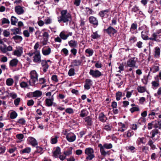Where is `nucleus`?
I'll return each mask as SVG.
<instances>
[{
  "instance_id": "46",
  "label": "nucleus",
  "mask_w": 161,
  "mask_h": 161,
  "mask_svg": "<svg viewBox=\"0 0 161 161\" xmlns=\"http://www.w3.org/2000/svg\"><path fill=\"white\" fill-rule=\"evenodd\" d=\"M18 19L15 17L12 16L11 18V24L13 25H15Z\"/></svg>"
},
{
  "instance_id": "35",
  "label": "nucleus",
  "mask_w": 161,
  "mask_h": 161,
  "mask_svg": "<svg viewBox=\"0 0 161 161\" xmlns=\"http://www.w3.org/2000/svg\"><path fill=\"white\" fill-rule=\"evenodd\" d=\"M125 133L127 137L129 138L133 135L134 132L131 130H129L128 131L125 132Z\"/></svg>"
},
{
  "instance_id": "23",
  "label": "nucleus",
  "mask_w": 161,
  "mask_h": 161,
  "mask_svg": "<svg viewBox=\"0 0 161 161\" xmlns=\"http://www.w3.org/2000/svg\"><path fill=\"white\" fill-rule=\"evenodd\" d=\"M148 31H142L141 32V37L142 38L145 40H151L150 38L151 37L149 38L148 36L147 35V33H148Z\"/></svg>"
},
{
  "instance_id": "58",
  "label": "nucleus",
  "mask_w": 161,
  "mask_h": 161,
  "mask_svg": "<svg viewBox=\"0 0 161 161\" xmlns=\"http://www.w3.org/2000/svg\"><path fill=\"white\" fill-rule=\"evenodd\" d=\"M62 52L64 53V54L65 56H67L68 55L69 51L66 48L62 49L61 51V52Z\"/></svg>"
},
{
  "instance_id": "10",
  "label": "nucleus",
  "mask_w": 161,
  "mask_h": 161,
  "mask_svg": "<svg viewBox=\"0 0 161 161\" xmlns=\"http://www.w3.org/2000/svg\"><path fill=\"white\" fill-rule=\"evenodd\" d=\"M89 73L93 78H97L101 76V72L97 70H94L91 69Z\"/></svg>"
},
{
  "instance_id": "11",
  "label": "nucleus",
  "mask_w": 161,
  "mask_h": 161,
  "mask_svg": "<svg viewBox=\"0 0 161 161\" xmlns=\"http://www.w3.org/2000/svg\"><path fill=\"white\" fill-rule=\"evenodd\" d=\"M76 136L73 133H68L66 136L67 140L70 142H73L76 139Z\"/></svg>"
},
{
  "instance_id": "49",
  "label": "nucleus",
  "mask_w": 161,
  "mask_h": 161,
  "mask_svg": "<svg viewBox=\"0 0 161 161\" xmlns=\"http://www.w3.org/2000/svg\"><path fill=\"white\" fill-rule=\"evenodd\" d=\"M137 23L135 22V23H132L131 26L130 28V31H134L137 29Z\"/></svg>"
},
{
  "instance_id": "62",
  "label": "nucleus",
  "mask_w": 161,
  "mask_h": 161,
  "mask_svg": "<svg viewBox=\"0 0 161 161\" xmlns=\"http://www.w3.org/2000/svg\"><path fill=\"white\" fill-rule=\"evenodd\" d=\"M137 41V38L135 36L131 37L129 39V41L131 43H133L136 42Z\"/></svg>"
},
{
  "instance_id": "40",
  "label": "nucleus",
  "mask_w": 161,
  "mask_h": 161,
  "mask_svg": "<svg viewBox=\"0 0 161 161\" xmlns=\"http://www.w3.org/2000/svg\"><path fill=\"white\" fill-rule=\"evenodd\" d=\"M155 110H152L149 114L148 115L149 118H150V119H154V117H152L153 116H155V115H157L158 114L157 113H156L155 112Z\"/></svg>"
},
{
  "instance_id": "22",
  "label": "nucleus",
  "mask_w": 161,
  "mask_h": 161,
  "mask_svg": "<svg viewBox=\"0 0 161 161\" xmlns=\"http://www.w3.org/2000/svg\"><path fill=\"white\" fill-rule=\"evenodd\" d=\"M89 22L94 25H97L98 24L97 20L93 16L90 17L89 18Z\"/></svg>"
},
{
  "instance_id": "44",
  "label": "nucleus",
  "mask_w": 161,
  "mask_h": 161,
  "mask_svg": "<svg viewBox=\"0 0 161 161\" xmlns=\"http://www.w3.org/2000/svg\"><path fill=\"white\" fill-rule=\"evenodd\" d=\"M18 116L17 113L15 111H13L11 113L10 115V118L12 119L16 118Z\"/></svg>"
},
{
  "instance_id": "21",
  "label": "nucleus",
  "mask_w": 161,
  "mask_h": 161,
  "mask_svg": "<svg viewBox=\"0 0 161 161\" xmlns=\"http://www.w3.org/2000/svg\"><path fill=\"white\" fill-rule=\"evenodd\" d=\"M18 62L19 61L17 59L14 58L10 61L9 63V66L12 67H16Z\"/></svg>"
},
{
  "instance_id": "54",
  "label": "nucleus",
  "mask_w": 161,
  "mask_h": 161,
  "mask_svg": "<svg viewBox=\"0 0 161 161\" xmlns=\"http://www.w3.org/2000/svg\"><path fill=\"white\" fill-rule=\"evenodd\" d=\"M3 45L4 46L3 47L0 45V50L2 51V52L3 53H6V50L7 49V47L4 43V45Z\"/></svg>"
},
{
  "instance_id": "41",
  "label": "nucleus",
  "mask_w": 161,
  "mask_h": 161,
  "mask_svg": "<svg viewBox=\"0 0 161 161\" xmlns=\"http://www.w3.org/2000/svg\"><path fill=\"white\" fill-rule=\"evenodd\" d=\"M12 38L16 42H17L16 41H19L20 42H21L23 40V38L21 36L16 35L14 36Z\"/></svg>"
},
{
  "instance_id": "27",
  "label": "nucleus",
  "mask_w": 161,
  "mask_h": 161,
  "mask_svg": "<svg viewBox=\"0 0 161 161\" xmlns=\"http://www.w3.org/2000/svg\"><path fill=\"white\" fill-rule=\"evenodd\" d=\"M159 132V131L157 129H154L150 133V134H151L150 138L154 140L153 138Z\"/></svg>"
},
{
  "instance_id": "42",
  "label": "nucleus",
  "mask_w": 161,
  "mask_h": 161,
  "mask_svg": "<svg viewBox=\"0 0 161 161\" xmlns=\"http://www.w3.org/2000/svg\"><path fill=\"white\" fill-rule=\"evenodd\" d=\"M6 83L8 86H11L14 83V80L11 78L7 79L6 80Z\"/></svg>"
},
{
  "instance_id": "55",
  "label": "nucleus",
  "mask_w": 161,
  "mask_h": 161,
  "mask_svg": "<svg viewBox=\"0 0 161 161\" xmlns=\"http://www.w3.org/2000/svg\"><path fill=\"white\" fill-rule=\"evenodd\" d=\"M85 52L89 54L88 56H90L92 55L93 53V51L92 49L88 48L86 50Z\"/></svg>"
},
{
  "instance_id": "28",
  "label": "nucleus",
  "mask_w": 161,
  "mask_h": 161,
  "mask_svg": "<svg viewBox=\"0 0 161 161\" xmlns=\"http://www.w3.org/2000/svg\"><path fill=\"white\" fill-rule=\"evenodd\" d=\"M85 122L87 125L90 126L92 125V119L89 116H87L84 119Z\"/></svg>"
},
{
  "instance_id": "45",
  "label": "nucleus",
  "mask_w": 161,
  "mask_h": 161,
  "mask_svg": "<svg viewBox=\"0 0 161 161\" xmlns=\"http://www.w3.org/2000/svg\"><path fill=\"white\" fill-rule=\"evenodd\" d=\"M36 150L35 151L34 153L36 154V153H40L41 154H42L43 152V148L42 147L39 146H37L36 147Z\"/></svg>"
},
{
  "instance_id": "16",
  "label": "nucleus",
  "mask_w": 161,
  "mask_h": 161,
  "mask_svg": "<svg viewBox=\"0 0 161 161\" xmlns=\"http://www.w3.org/2000/svg\"><path fill=\"white\" fill-rule=\"evenodd\" d=\"M41 65L43 67L42 70L44 72H46L47 69L48 68L49 65L46 62V60H43L42 61Z\"/></svg>"
},
{
  "instance_id": "48",
  "label": "nucleus",
  "mask_w": 161,
  "mask_h": 161,
  "mask_svg": "<svg viewBox=\"0 0 161 161\" xmlns=\"http://www.w3.org/2000/svg\"><path fill=\"white\" fill-rule=\"evenodd\" d=\"M59 36L61 39L64 40H66L68 37V36L65 34L63 31L60 33Z\"/></svg>"
},
{
  "instance_id": "12",
  "label": "nucleus",
  "mask_w": 161,
  "mask_h": 161,
  "mask_svg": "<svg viewBox=\"0 0 161 161\" xmlns=\"http://www.w3.org/2000/svg\"><path fill=\"white\" fill-rule=\"evenodd\" d=\"M54 151H53V156L55 158L58 157L59 155L61 154V149L59 147H57L54 148Z\"/></svg>"
},
{
  "instance_id": "5",
  "label": "nucleus",
  "mask_w": 161,
  "mask_h": 161,
  "mask_svg": "<svg viewBox=\"0 0 161 161\" xmlns=\"http://www.w3.org/2000/svg\"><path fill=\"white\" fill-rule=\"evenodd\" d=\"M31 80L29 81L30 85L35 84L36 81L38 80V75L35 70H32L30 73Z\"/></svg>"
},
{
  "instance_id": "18",
  "label": "nucleus",
  "mask_w": 161,
  "mask_h": 161,
  "mask_svg": "<svg viewBox=\"0 0 161 161\" xmlns=\"http://www.w3.org/2000/svg\"><path fill=\"white\" fill-rule=\"evenodd\" d=\"M15 11L19 15L23 14L24 12V10L20 6H17L15 7Z\"/></svg>"
},
{
  "instance_id": "60",
  "label": "nucleus",
  "mask_w": 161,
  "mask_h": 161,
  "mask_svg": "<svg viewBox=\"0 0 161 161\" xmlns=\"http://www.w3.org/2000/svg\"><path fill=\"white\" fill-rule=\"evenodd\" d=\"M65 112L69 114H72L74 113L73 109L71 108H68L66 109Z\"/></svg>"
},
{
  "instance_id": "32",
  "label": "nucleus",
  "mask_w": 161,
  "mask_h": 161,
  "mask_svg": "<svg viewBox=\"0 0 161 161\" xmlns=\"http://www.w3.org/2000/svg\"><path fill=\"white\" fill-rule=\"evenodd\" d=\"M72 147H70L66 151L64 152V154L65 155V156H69L72 154Z\"/></svg>"
},
{
  "instance_id": "8",
  "label": "nucleus",
  "mask_w": 161,
  "mask_h": 161,
  "mask_svg": "<svg viewBox=\"0 0 161 161\" xmlns=\"http://www.w3.org/2000/svg\"><path fill=\"white\" fill-rule=\"evenodd\" d=\"M135 58H132L127 61L126 66L132 68L136 66V61L135 60Z\"/></svg>"
},
{
  "instance_id": "36",
  "label": "nucleus",
  "mask_w": 161,
  "mask_h": 161,
  "mask_svg": "<svg viewBox=\"0 0 161 161\" xmlns=\"http://www.w3.org/2000/svg\"><path fill=\"white\" fill-rule=\"evenodd\" d=\"M130 111L131 113L135 112H138L140 111V109L138 105H136L134 107H132L130 109Z\"/></svg>"
},
{
  "instance_id": "25",
  "label": "nucleus",
  "mask_w": 161,
  "mask_h": 161,
  "mask_svg": "<svg viewBox=\"0 0 161 161\" xmlns=\"http://www.w3.org/2000/svg\"><path fill=\"white\" fill-rule=\"evenodd\" d=\"M47 49H42V54L45 56L49 55L51 52V48L49 46H47Z\"/></svg>"
},
{
  "instance_id": "39",
  "label": "nucleus",
  "mask_w": 161,
  "mask_h": 161,
  "mask_svg": "<svg viewBox=\"0 0 161 161\" xmlns=\"http://www.w3.org/2000/svg\"><path fill=\"white\" fill-rule=\"evenodd\" d=\"M116 98L117 101H119L120 100V97H122V92H121L118 91L115 94Z\"/></svg>"
},
{
  "instance_id": "17",
  "label": "nucleus",
  "mask_w": 161,
  "mask_h": 161,
  "mask_svg": "<svg viewBox=\"0 0 161 161\" xmlns=\"http://www.w3.org/2000/svg\"><path fill=\"white\" fill-rule=\"evenodd\" d=\"M23 49L22 47H20L19 49L15 50L14 51L13 54L18 57L21 56L23 52Z\"/></svg>"
},
{
  "instance_id": "24",
  "label": "nucleus",
  "mask_w": 161,
  "mask_h": 161,
  "mask_svg": "<svg viewBox=\"0 0 161 161\" xmlns=\"http://www.w3.org/2000/svg\"><path fill=\"white\" fill-rule=\"evenodd\" d=\"M68 44L69 46L71 48H75L77 47V42L74 40H71L68 42Z\"/></svg>"
},
{
  "instance_id": "59",
  "label": "nucleus",
  "mask_w": 161,
  "mask_h": 161,
  "mask_svg": "<svg viewBox=\"0 0 161 161\" xmlns=\"http://www.w3.org/2000/svg\"><path fill=\"white\" fill-rule=\"evenodd\" d=\"M109 10L108 9H106L104 10L101 11V17L103 16L104 15H106L107 16L108 15V14L109 12Z\"/></svg>"
},
{
  "instance_id": "52",
  "label": "nucleus",
  "mask_w": 161,
  "mask_h": 161,
  "mask_svg": "<svg viewBox=\"0 0 161 161\" xmlns=\"http://www.w3.org/2000/svg\"><path fill=\"white\" fill-rule=\"evenodd\" d=\"M138 11H139V7L135 5L132 8L131 11L137 13Z\"/></svg>"
},
{
  "instance_id": "34",
  "label": "nucleus",
  "mask_w": 161,
  "mask_h": 161,
  "mask_svg": "<svg viewBox=\"0 0 161 161\" xmlns=\"http://www.w3.org/2000/svg\"><path fill=\"white\" fill-rule=\"evenodd\" d=\"M58 137L57 136L52 137L51 139V143L53 144L57 143L58 142Z\"/></svg>"
},
{
  "instance_id": "63",
  "label": "nucleus",
  "mask_w": 161,
  "mask_h": 161,
  "mask_svg": "<svg viewBox=\"0 0 161 161\" xmlns=\"http://www.w3.org/2000/svg\"><path fill=\"white\" fill-rule=\"evenodd\" d=\"M6 150V147L4 146H1L0 147V154H3L5 153Z\"/></svg>"
},
{
  "instance_id": "31",
  "label": "nucleus",
  "mask_w": 161,
  "mask_h": 161,
  "mask_svg": "<svg viewBox=\"0 0 161 161\" xmlns=\"http://www.w3.org/2000/svg\"><path fill=\"white\" fill-rule=\"evenodd\" d=\"M33 97H41L42 94V92L39 90H36L33 92Z\"/></svg>"
},
{
  "instance_id": "33",
  "label": "nucleus",
  "mask_w": 161,
  "mask_h": 161,
  "mask_svg": "<svg viewBox=\"0 0 161 161\" xmlns=\"http://www.w3.org/2000/svg\"><path fill=\"white\" fill-rule=\"evenodd\" d=\"M103 149H110L112 148L113 145L111 143H105L103 146L102 145Z\"/></svg>"
},
{
  "instance_id": "26",
  "label": "nucleus",
  "mask_w": 161,
  "mask_h": 161,
  "mask_svg": "<svg viewBox=\"0 0 161 161\" xmlns=\"http://www.w3.org/2000/svg\"><path fill=\"white\" fill-rule=\"evenodd\" d=\"M31 152V148L30 147H26L20 150V153L21 154L25 153L29 154Z\"/></svg>"
},
{
  "instance_id": "64",
  "label": "nucleus",
  "mask_w": 161,
  "mask_h": 161,
  "mask_svg": "<svg viewBox=\"0 0 161 161\" xmlns=\"http://www.w3.org/2000/svg\"><path fill=\"white\" fill-rule=\"evenodd\" d=\"M107 119V117L103 114L101 113V122H105Z\"/></svg>"
},
{
  "instance_id": "57",
  "label": "nucleus",
  "mask_w": 161,
  "mask_h": 161,
  "mask_svg": "<svg viewBox=\"0 0 161 161\" xmlns=\"http://www.w3.org/2000/svg\"><path fill=\"white\" fill-rule=\"evenodd\" d=\"M10 21L9 20L5 18H3L2 19V24L3 25L5 24H9Z\"/></svg>"
},
{
  "instance_id": "37",
  "label": "nucleus",
  "mask_w": 161,
  "mask_h": 161,
  "mask_svg": "<svg viewBox=\"0 0 161 161\" xmlns=\"http://www.w3.org/2000/svg\"><path fill=\"white\" fill-rule=\"evenodd\" d=\"M137 90L139 92L142 93L146 91V89L145 86H138L137 87Z\"/></svg>"
},
{
  "instance_id": "19",
  "label": "nucleus",
  "mask_w": 161,
  "mask_h": 161,
  "mask_svg": "<svg viewBox=\"0 0 161 161\" xmlns=\"http://www.w3.org/2000/svg\"><path fill=\"white\" fill-rule=\"evenodd\" d=\"M11 31L13 32V35H16L17 34L20 35L22 34L21 32V28L20 27H14L13 29H11Z\"/></svg>"
},
{
  "instance_id": "61",
  "label": "nucleus",
  "mask_w": 161,
  "mask_h": 161,
  "mask_svg": "<svg viewBox=\"0 0 161 161\" xmlns=\"http://www.w3.org/2000/svg\"><path fill=\"white\" fill-rule=\"evenodd\" d=\"M20 101V98L18 97V98H16L14 100V105L16 106H18L19 105Z\"/></svg>"
},
{
  "instance_id": "38",
  "label": "nucleus",
  "mask_w": 161,
  "mask_h": 161,
  "mask_svg": "<svg viewBox=\"0 0 161 161\" xmlns=\"http://www.w3.org/2000/svg\"><path fill=\"white\" fill-rule=\"evenodd\" d=\"M152 88L154 89H156L159 86V83L158 82L155 81L152 82Z\"/></svg>"
},
{
  "instance_id": "3",
  "label": "nucleus",
  "mask_w": 161,
  "mask_h": 161,
  "mask_svg": "<svg viewBox=\"0 0 161 161\" xmlns=\"http://www.w3.org/2000/svg\"><path fill=\"white\" fill-rule=\"evenodd\" d=\"M94 153V150L91 147H88L85 149V153L86 155H87L86 159L87 161L92 160L95 157Z\"/></svg>"
},
{
  "instance_id": "2",
  "label": "nucleus",
  "mask_w": 161,
  "mask_h": 161,
  "mask_svg": "<svg viewBox=\"0 0 161 161\" xmlns=\"http://www.w3.org/2000/svg\"><path fill=\"white\" fill-rule=\"evenodd\" d=\"M33 54L34 55L33 57V62L36 63H40L41 60L40 51L39 50H36L34 52H30L27 53V55L29 56L30 57H31Z\"/></svg>"
},
{
  "instance_id": "7",
  "label": "nucleus",
  "mask_w": 161,
  "mask_h": 161,
  "mask_svg": "<svg viewBox=\"0 0 161 161\" xmlns=\"http://www.w3.org/2000/svg\"><path fill=\"white\" fill-rule=\"evenodd\" d=\"M27 143L31 145L33 147H35L38 144L37 141L34 137L30 136L27 140Z\"/></svg>"
},
{
  "instance_id": "53",
  "label": "nucleus",
  "mask_w": 161,
  "mask_h": 161,
  "mask_svg": "<svg viewBox=\"0 0 161 161\" xmlns=\"http://www.w3.org/2000/svg\"><path fill=\"white\" fill-rule=\"evenodd\" d=\"M109 152L108 151H106L104 149L102 148V145L101 144V155L105 156L107 155H109Z\"/></svg>"
},
{
  "instance_id": "50",
  "label": "nucleus",
  "mask_w": 161,
  "mask_h": 161,
  "mask_svg": "<svg viewBox=\"0 0 161 161\" xmlns=\"http://www.w3.org/2000/svg\"><path fill=\"white\" fill-rule=\"evenodd\" d=\"M103 128L107 131H109L111 130V126H109L108 123L105 125L104 124L103 126Z\"/></svg>"
},
{
  "instance_id": "15",
  "label": "nucleus",
  "mask_w": 161,
  "mask_h": 161,
  "mask_svg": "<svg viewBox=\"0 0 161 161\" xmlns=\"http://www.w3.org/2000/svg\"><path fill=\"white\" fill-rule=\"evenodd\" d=\"M92 84V81L90 79H86L84 85L85 89L89 90L90 88V86Z\"/></svg>"
},
{
  "instance_id": "13",
  "label": "nucleus",
  "mask_w": 161,
  "mask_h": 161,
  "mask_svg": "<svg viewBox=\"0 0 161 161\" xmlns=\"http://www.w3.org/2000/svg\"><path fill=\"white\" fill-rule=\"evenodd\" d=\"M42 36L43 38V41L42 42V43L43 45H45L47 44L48 41V39L49 37V35L48 32H45L43 34Z\"/></svg>"
},
{
  "instance_id": "30",
  "label": "nucleus",
  "mask_w": 161,
  "mask_h": 161,
  "mask_svg": "<svg viewBox=\"0 0 161 161\" xmlns=\"http://www.w3.org/2000/svg\"><path fill=\"white\" fill-rule=\"evenodd\" d=\"M147 145L150 146L151 149L152 150H154L157 149L156 146L153 144V142L152 140H150L147 142Z\"/></svg>"
},
{
  "instance_id": "20",
  "label": "nucleus",
  "mask_w": 161,
  "mask_h": 161,
  "mask_svg": "<svg viewBox=\"0 0 161 161\" xmlns=\"http://www.w3.org/2000/svg\"><path fill=\"white\" fill-rule=\"evenodd\" d=\"M154 56L156 58L159 57L160 54V49L158 47H157L154 49Z\"/></svg>"
},
{
  "instance_id": "56",
  "label": "nucleus",
  "mask_w": 161,
  "mask_h": 161,
  "mask_svg": "<svg viewBox=\"0 0 161 161\" xmlns=\"http://www.w3.org/2000/svg\"><path fill=\"white\" fill-rule=\"evenodd\" d=\"M75 74V69L74 68H71L69 69L68 72L69 76H72L74 75Z\"/></svg>"
},
{
  "instance_id": "29",
  "label": "nucleus",
  "mask_w": 161,
  "mask_h": 161,
  "mask_svg": "<svg viewBox=\"0 0 161 161\" xmlns=\"http://www.w3.org/2000/svg\"><path fill=\"white\" fill-rule=\"evenodd\" d=\"M88 114V112L86 109H84L81 110L80 114V116L83 118L87 116Z\"/></svg>"
},
{
  "instance_id": "47",
  "label": "nucleus",
  "mask_w": 161,
  "mask_h": 161,
  "mask_svg": "<svg viewBox=\"0 0 161 161\" xmlns=\"http://www.w3.org/2000/svg\"><path fill=\"white\" fill-rule=\"evenodd\" d=\"M16 123L20 124L22 125H25L26 123V121L24 118H22L19 119Z\"/></svg>"
},
{
  "instance_id": "9",
  "label": "nucleus",
  "mask_w": 161,
  "mask_h": 161,
  "mask_svg": "<svg viewBox=\"0 0 161 161\" xmlns=\"http://www.w3.org/2000/svg\"><path fill=\"white\" fill-rule=\"evenodd\" d=\"M82 59H74L72 60L70 66L71 67H74L82 65Z\"/></svg>"
},
{
  "instance_id": "1",
  "label": "nucleus",
  "mask_w": 161,
  "mask_h": 161,
  "mask_svg": "<svg viewBox=\"0 0 161 161\" xmlns=\"http://www.w3.org/2000/svg\"><path fill=\"white\" fill-rule=\"evenodd\" d=\"M60 14L61 16L58 17V21L59 23L62 22L65 23L69 22L70 23L72 21L71 15L68 12L67 10H61Z\"/></svg>"
},
{
  "instance_id": "4",
  "label": "nucleus",
  "mask_w": 161,
  "mask_h": 161,
  "mask_svg": "<svg viewBox=\"0 0 161 161\" xmlns=\"http://www.w3.org/2000/svg\"><path fill=\"white\" fill-rule=\"evenodd\" d=\"M161 36V29L157 30L156 32H154L151 35L150 39L152 41H154L157 42H160L161 40L158 38Z\"/></svg>"
},
{
  "instance_id": "43",
  "label": "nucleus",
  "mask_w": 161,
  "mask_h": 161,
  "mask_svg": "<svg viewBox=\"0 0 161 161\" xmlns=\"http://www.w3.org/2000/svg\"><path fill=\"white\" fill-rule=\"evenodd\" d=\"M145 140V138L143 137L138 138L137 140L138 144L140 145L141 143L145 144L146 143V141Z\"/></svg>"
},
{
  "instance_id": "14",
  "label": "nucleus",
  "mask_w": 161,
  "mask_h": 161,
  "mask_svg": "<svg viewBox=\"0 0 161 161\" xmlns=\"http://www.w3.org/2000/svg\"><path fill=\"white\" fill-rule=\"evenodd\" d=\"M53 96H52L51 98H47L45 100V102L46 106L48 107H50L52 106L53 104V101L54 98L53 97Z\"/></svg>"
},
{
  "instance_id": "51",
  "label": "nucleus",
  "mask_w": 161,
  "mask_h": 161,
  "mask_svg": "<svg viewBox=\"0 0 161 161\" xmlns=\"http://www.w3.org/2000/svg\"><path fill=\"white\" fill-rule=\"evenodd\" d=\"M100 37V36L98 34L97 31L95 32H93V34L91 36V37L93 39H97Z\"/></svg>"
},
{
  "instance_id": "6",
  "label": "nucleus",
  "mask_w": 161,
  "mask_h": 161,
  "mask_svg": "<svg viewBox=\"0 0 161 161\" xmlns=\"http://www.w3.org/2000/svg\"><path fill=\"white\" fill-rule=\"evenodd\" d=\"M103 31L104 32L106 31L109 35L112 34L113 36L117 32V30L111 26L108 27L107 29H104Z\"/></svg>"
}]
</instances>
